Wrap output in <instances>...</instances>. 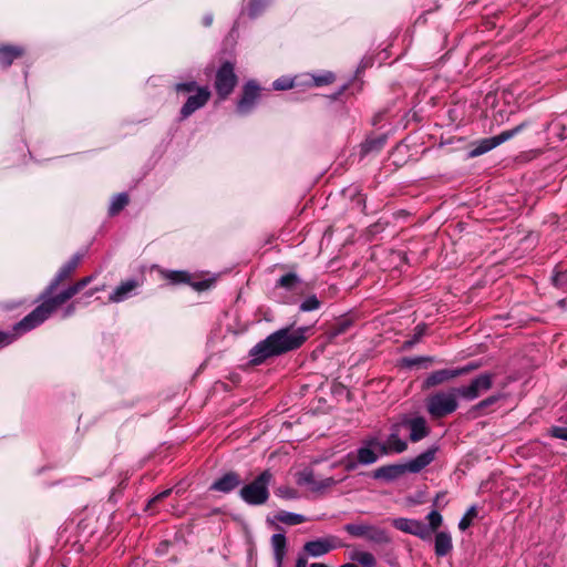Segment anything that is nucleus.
Here are the masks:
<instances>
[{
  "label": "nucleus",
  "mask_w": 567,
  "mask_h": 567,
  "mask_svg": "<svg viewBox=\"0 0 567 567\" xmlns=\"http://www.w3.org/2000/svg\"><path fill=\"white\" fill-rule=\"evenodd\" d=\"M277 496L281 498L292 499L297 497V492L290 487L281 486L276 491Z\"/></svg>",
  "instance_id": "obj_42"
},
{
  "label": "nucleus",
  "mask_w": 567,
  "mask_h": 567,
  "mask_svg": "<svg viewBox=\"0 0 567 567\" xmlns=\"http://www.w3.org/2000/svg\"><path fill=\"white\" fill-rule=\"evenodd\" d=\"M198 87L199 86H197L195 81H189V82H185V83H177L175 85L176 92H183V93H189V92H194V91L197 92Z\"/></svg>",
  "instance_id": "obj_39"
},
{
  "label": "nucleus",
  "mask_w": 567,
  "mask_h": 567,
  "mask_svg": "<svg viewBox=\"0 0 567 567\" xmlns=\"http://www.w3.org/2000/svg\"><path fill=\"white\" fill-rule=\"evenodd\" d=\"M453 548L452 537L446 532H440L435 535L434 549L439 557L446 556Z\"/></svg>",
  "instance_id": "obj_22"
},
{
  "label": "nucleus",
  "mask_w": 567,
  "mask_h": 567,
  "mask_svg": "<svg viewBox=\"0 0 567 567\" xmlns=\"http://www.w3.org/2000/svg\"><path fill=\"white\" fill-rule=\"evenodd\" d=\"M320 307V301L316 296H310L300 305V310L303 312L317 310Z\"/></svg>",
  "instance_id": "obj_34"
},
{
  "label": "nucleus",
  "mask_w": 567,
  "mask_h": 567,
  "mask_svg": "<svg viewBox=\"0 0 567 567\" xmlns=\"http://www.w3.org/2000/svg\"><path fill=\"white\" fill-rule=\"evenodd\" d=\"M272 473L269 470L261 472L254 481L244 485L239 491L240 498L248 505L258 506L269 498V484Z\"/></svg>",
  "instance_id": "obj_5"
},
{
  "label": "nucleus",
  "mask_w": 567,
  "mask_h": 567,
  "mask_svg": "<svg viewBox=\"0 0 567 567\" xmlns=\"http://www.w3.org/2000/svg\"><path fill=\"white\" fill-rule=\"evenodd\" d=\"M493 385V374L482 373L473 379L466 386H458L460 396L467 401H473L483 392L488 391Z\"/></svg>",
  "instance_id": "obj_9"
},
{
  "label": "nucleus",
  "mask_w": 567,
  "mask_h": 567,
  "mask_svg": "<svg viewBox=\"0 0 567 567\" xmlns=\"http://www.w3.org/2000/svg\"><path fill=\"white\" fill-rule=\"evenodd\" d=\"M13 339V334L0 331V347L10 344Z\"/></svg>",
  "instance_id": "obj_45"
},
{
  "label": "nucleus",
  "mask_w": 567,
  "mask_h": 567,
  "mask_svg": "<svg viewBox=\"0 0 567 567\" xmlns=\"http://www.w3.org/2000/svg\"><path fill=\"white\" fill-rule=\"evenodd\" d=\"M23 54V49L14 45L0 47V65L8 68L12 62Z\"/></svg>",
  "instance_id": "obj_20"
},
{
  "label": "nucleus",
  "mask_w": 567,
  "mask_h": 567,
  "mask_svg": "<svg viewBox=\"0 0 567 567\" xmlns=\"http://www.w3.org/2000/svg\"><path fill=\"white\" fill-rule=\"evenodd\" d=\"M437 450V446H431L404 464H390L381 466L373 472L372 476L375 480L393 482L405 473H420L435 460Z\"/></svg>",
  "instance_id": "obj_2"
},
{
  "label": "nucleus",
  "mask_w": 567,
  "mask_h": 567,
  "mask_svg": "<svg viewBox=\"0 0 567 567\" xmlns=\"http://www.w3.org/2000/svg\"><path fill=\"white\" fill-rule=\"evenodd\" d=\"M305 341V337L299 331L280 329L265 340L258 342L249 352L251 361L255 364L264 362L266 359L299 348Z\"/></svg>",
  "instance_id": "obj_1"
},
{
  "label": "nucleus",
  "mask_w": 567,
  "mask_h": 567,
  "mask_svg": "<svg viewBox=\"0 0 567 567\" xmlns=\"http://www.w3.org/2000/svg\"><path fill=\"white\" fill-rule=\"evenodd\" d=\"M212 22H213V16L212 14H208V16L204 17V24L206 27H209L212 24Z\"/></svg>",
  "instance_id": "obj_50"
},
{
  "label": "nucleus",
  "mask_w": 567,
  "mask_h": 567,
  "mask_svg": "<svg viewBox=\"0 0 567 567\" xmlns=\"http://www.w3.org/2000/svg\"><path fill=\"white\" fill-rule=\"evenodd\" d=\"M241 480L239 475L235 472H228L224 474L221 477L216 480L212 485L210 489L221 492V493H230L235 488L239 486Z\"/></svg>",
  "instance_id": "obj_18"
},
{
  "label": "nucleus",
  "mask_w": 567,
  "mask_h": 567,
  "mask_svg": "<svg viewBox=\"0 0 567 567\" xmlns=\"http://www.w3.org/2000/svg\"><path fill=\"white\" fill-rule=\"evenodd\" d=\"M369 526L364 524H348L344 526V529L352 536L367 537Z\"/></svg>",
  "instance_id": "obj_31"
},
{
  "label": "nucleus",
  "mask_w": 567,
  "mask_h": 567,
  "mask_svg": "<svg viewBox=\"0 0 567 567\" xmlns=\"http://www.w3.org/2000/svg\"><path fill=\"white\" fill-rule=\"evenodd\" d=\"M260 87L255 81H248L244 86L243 96L237 103V112L241 115L248 114L256 104Z\"/></svg>",
  "instance_id": "obj_14"
},
{
  "label": "nucleus",
  "mask_w": 567,
  "mask_h": 567,
  "mask_svg": "<svg viewBox=\"0 0 567 567\" xmlns=\"http://www.w3.org/2000/svg\"><path fill=\"white\" fill-rule=\"evenodd\" d=\"M300 282L299 277L296 274H287L284 275L279 281L278 285L282 288H286L288 290L295 289V287Z\"/></svg>",
  "instance_id": "obj_29"
},
{
  "label": "nucleus",
  "mask_w": 567,
  "mask_h": 567,
  "mask_svg": "<svg viewBox=\"0 0 567 567\" xmlns=\"http://www.w3.org/2000/svg\"><path fill=\"white\" fill-rule=\"evenodd\" d=\"M474 369H475L474 365L468 364L466 367L458 368V369H442V370H437V371L432 372L425 379L424 385L426 388L435 386V385L442 384V383H444V382H446L449 380L457 378L460 375L466 374V373L471 372Z\"/></svg>",
  "instance_id": "obj_13"
},
{
  "label": "nucleus",
  "mask_w": 567,
  "mask_h": 567,
  "mask_svg": "<svg viewBox=\"0 0 567 567\" xmlns=\"http://www.w3.org/2000/svg\"><path fill=\"white\" fill-rule=\"evenodd\" d=\"M429 527L434 532L442 524V515L437 511H432L427 515Z\"/></svg>",
  "instance_id": "obj_35"
},
{
  "label": "nucleus",
  "mask_w": 567,
  "mask_h": 567,
  "mask_svg": "<svg viewBox=\"0 0 567 567\" xmlns=\"http://www.w3.org/2000/svg\"><path fill=\"white\" fill-rule=\"evenodd\" d=\"M401 424L405 430H409V439L411 442L416 443L429 436L431 429L423 416L410 417L403 415L401 417Z\"/></svg>",
  "instance_id": "obj_11"
},
{
  "label": "nucleus",
  "mask_w": 567,
  "mask_h": 567,
  "mask_svg": "<svg viewBox=\"0 0 567 567\" xmlns=\"http://www.w3.org/2000/svg\"><path fill=\"white\" fill-rule=\"evenodd\" d=\"M460 391L450 388L432 393L425 400V408L432 419H442L454 413L458 408Z\"/></svg>",
  "instance_id": "obj_4"
},
{
  "label": "nucleus",
  "mask_w": 567,
  "mask_h": 567,
  "mask_svg": "<svg viewBox=\"0 0 567 567\" xmlns=\"http://www.w3.org/2000/svg\"><path fill=\"white\" fill-rule=\"evenodd\" d=\"M340 567H358V566L354 564L348 563V564L341 565Z\"/></svg>",
  "instance_id": "obj_52"
},
{
  "label": "nucleus",
  "mask_w": 567,
  "mask_h": 567,
  "mask_svg": "<svg viewBox=\"0 0 567 567\" xmlns=\"http://www.w3.org/2000/svg\"><path fill=\"white\" fill-rule=\"evenodd\" d=\"M477 516V509L475 506H471L467 512L465 513V515L461 518L460 523H458V528L461 530H466L471 524H472V520Z\"/></svg>",
  "instance_id": "obj_32"
},
{
  "label": "nucleus",
  "mask_w": 567,
  "mask_h": 567,
  "mask_svg": "<svg viewBox=\"0 0 567 567\" xmlns=\"http://www.w3.org/2000/svg\"><path fill=\"white\" fill-rule=\"evenodd\" d=\"M341 547H343V543L338 537L329 535L307 542L303 545V550L311 557H320Z\"/></svg>",
  "instance_id": "obj_10"
},
{
  "label": "nucleus",
  "mask_w": 567,
  "mask_h": 567,
  "mask_svg": "<svg viewBox=\"0 0 567 567\" xmlns=\"http://www.w3.org/2000/svg\"><path fill=\"white\" fill-rule=\"evenodd\" d=\"M137 287V281L127 280L121 284L110 295L109 299L112 302H121L128 298V296L135 290Z\"/></svg>",
  "instance_id": "obj_21"
},
{
  "label": "nucleus",
  "mask_w": 567,
  "mask_h": 567,
  "mask_svg": "<svg viewBox=\"0 0 567 567\" xmlns=\"http://www.w3.org/2000/svg\"><path fill=\"white\" fill-rule=\"evenodd\" d=\"M310 567H328V566L324 564H320V563H313L310 565Z\"/></svg>",
  "instance_id": "obj_51"
},
{
  "label": "nucleus",
  "mask_w": 567,
  "mask_h": 567,
  "mask_svg": "<svg viewBox=\"0 0 567 567\" xmlns=\"http://www.w3.org/2000/svg\"><path fill=\"white\" fill-rule=\"evenodd\" d=\"M128 204V196L125 193L117 194L111 202L109 213L114 216Z\"/></svg>",
  "instance_id": "obj_27"
},
{
  "label": "nucleus",
  "mask_w": 567,
  "mask_h": 567,
  "mask_svg": "<svg viewBox=\"0 0 567 567\" xmlns=\"http://www.w3.org/2000/svg\"><path fill=\"white\" fill-rule=\"evenodd\" d=\"M296 567H307V559L302 556H299L296 561Z\"/></svg>",
  "instance_id": "obj_47"
},
{
  "label": "nucleus",
  "mask_w": 567,
  "mask_h": 567,
  "mask_svg": "<svg viewBox=\"0 0 567 567\" xmlns=\"http://www.w3.org/2000/svg\"><path fill=\"white\" fill-rule=\"evenodd\" d=\"M497 400H498V396H496V395L488 396V398H486L485 400H482V401H481L478 404H476L475 406H473V408L471 409V411H470V412H471V413H475V412H477V411H480V410H483V409H485V408H487V406H489V405H492V404L496 403V402H497Z\"/></svg>",
  "instance_id": "obj_40"
},
{
  "label": "nucleus",
  "mask_w": 567,
  "mask_h": 567,
  "mask_svg": "<svg viewBox=\"0 0 567 567\" xmlns=\"http://www.w3.org/2000/svg\"><path fill=\"white\" fill-rule=\"evenodd\" d=\"M297 483L299 485L309 486L312 492H321L334 486L338 481H336L333 477H327L318 481L316 480L312 471L305 470L298 474Z\"/></svg>",
  "instance_id": "obj_16"
},
{
  "label": "nucleus",
  "mask_w": 567,
  "mask_h": 567,
  "mask_svg": "<svg viewBox=\"0 0 567 567\" xmlns=\"http://www.w3.org/2000/svg\"><path fill=\"white\" fill-rule=\"evenodd\" d=\"M44 301L38 306L32 312L25 316L20 322H18L14 327L17 332H27L31 329L41 324L44 320L49 318V316L54 312L60 306L71 299L73 293L70 292V288L61 291L60 293L51 297V295H47L45 292L42 296Z\"/></svg>",
  "instance_id": "obj_3"
},
{
  "label": "nucleus",
  "mask_w": 567,
  "mask_h": 567,
  "mask_svg": "<svg viewBox=\"0 0 567 567\" xmlns=\"http://www.w3.org/2000/svg\"><path fill=\"white\" fill-rule=\"evenodd\" d=\"M403 429L404 427L403 424H401V419L391 424L388 437L385 441L380 442V455L401 454L408 450V441L404 440L401 435Z\"/></svg>",
  "instance_id": "obj_6"
},
{
  "label": "nucleus",
  "mask_w": 567,
  "mask_h": 567,
  "mask_svg": "<svg viewBox=\"0 0 567 567\" xmlns=\"http://www.w3.org/2000/svg\"><path fill=\"white\" fill-rule=\"evenodd\" d=\"M81 260V255H74L69 261H66L56 272L55 277L51 280L50 285L45 289L47 295H52L58 286L66 280L74 270L78 268Z\"/></svg>",
  "instance_id": "obj_17"
},
{
  "label": "nucleus",
  "mask_w": 567,
  "mask_h": 567,
  "mask_svg": "<svg viewBox=\"0 0 567 567\" xmlns=\"http://www.w3.org/2000/svg\"><path fill=\"white\" fill-rule=\"evenodd\" d=\"M237 83V76L234 71V65L230 62H225L216 73L215 87L221 99L227 97L234 90Z\"/></svg>",
  "instance_id": "obj_8"
},
{
  "label": "nucleus",
  "mask_w": 567,
  "mask_h": 567,
  "mask_svg": "<svg viewBox=\"0 0 567 567\" xmlns=\"http://www.w3.org/2000/svg\"><path fill=\"white\" fill-rule=\"evenodd\" d=\"M271 546L277 567L282 566L284 557L286 555L287 540L284 534H274L271 536Z\"/></svg>",
  "instance_id": "obj_19"
},
{
  "label": "nucleus",
  "mask_w": 567,
  "mask_h": 567,
  "mask_svg": "<svg viewBox=\"0 0 567 567\" xmlns=\"http://www.w3.org/2000/svg\"><path fill=\"white\" fill-rule=\"evenodd\" d=\"M74 310H75L74 305H73V303H72V305H70V306L65 309L63 317H64V318H66V317L71 316V315L74 312Z\"/></svg>",
  "instance_id": "obj_49"
},
{
  "label": "nucleus",
  "mask_w": 567,
  "mask_h": 567,
  "mask_svg": "<svg viewBox=\"0 0 567 567\" xmlns=\"http://www.w3.org/2000/svg\"><path fill=\"white\" fill-rule=\"evenodd\" d=\"M171 492H172V489H166V491L159 493L158 495H156L154 498H152L150 501V505L167 497L171 494Z\"/></svg>",
  "instance_id": "obj_46"
},
{
  "label": "nucleus",
  "mask_w": 567,
  "mask_h": 567,
  "mask_svg": "<svg viewBox=\"0 0 567 567\" xmlns=\"http://www.w3.org/2000/svg\"><path fill=\"white\" fill-rule=\"evenodd\" d=\"M276 519L282 524L287 525H299L306 522V517L300 514H295L286 511H280L276 514Z\"/></svg>",
  "instance_id": "obj_23"
},
{
  "label": "nucleus",
  "mask_w": 567,
  "mask_h": 567,
  "mask_svg": "<svg viewBox=\"0 0 567 567\" xmlns=\"http://www.w3.org/2000/svg\"><path fill=\"white\" fill-rule=\"evenodd\" d=\"M416 330H417V333L415 334L414 340L410 342L411 344H412V343H414V342H416V341L419 340V338L423 334L424 328H423V327L417 326V327H416Z\"/></svg>",
  "instance_id": "obj_48"
},
{
  "label": "nucleus",
  "mask_w": 567,
  "mask_h": 567,
  "mask_svg": "<svg viewBox=\"0 0 567 567\" xmlns=\"http://www.w3.org/2000/svg\"><path fill=\"white\" fill-rule=\"evenodd\" d=\"M365 538L379 545L386 544L390 542L388 533L384 529L374 526H369Z\"/></svg>",
  "instance_id": "obj_25"
},
{
  "label": "nucleus",
  "mask_w": 567,
  "mask_h": 567,
  "mask_svg": "<svg viewBox=\"0 0 567 567\" xmlns=\"http://www.w3.org/2000/svg\"><path fill=\"white\" fill-rule=\"evenodd\" d=\"M96 291H100V289H99V288H95V289H93V290H90V291L87 292V296H90V297H91V296H93V293H94V292H96Z\"/></svg>",
  "instance_id": "obj_53"
},
{
  "label": "nucleus",
  "mask_w": 567,
  "mask_h": 567,
  "mask_svg": "<svg viewBox=\"0 0 567 567\" xmlns=\"http://www.w3.org/2000/svg\"><path fill=\"white\" fill-rule=\"evenodd\" d=\"M92 279H93L92 276L82 278L81 280H79L78 282H75L74 285L69 287L70 292L73 293V296H75L83 288H85L92 281Z\"/></svg>",
  "instance_id": "obj_37"
},
{
  "label": "nucleus",
  "mask_w": 567,
  "mask_h": 567,
  "mask_svg": "<svg viewBox=\"0 0 567 567\" xmlns=\"http://www.w3.org/2000/svg\"><path fill=\"white\" fill-rule=\"evenodd\" d=\"M350 558L358 561L363 567H374L377 564L375 557L369 551H354L351 554Z\"/></svg>",
  "instance_id": "obj_26"
},
{
  "label": "nucleus",
  "mask_w": 567,
  "mask_h": 567,
  "mask_svg": "<svg viewBox=\"0 0 567 567\" xmlns=\"http://www.w3.org/2000/svg\"><path fill=\"white\" fill-rule=\"evenodd\" d=\"M549 128L557 135L559 140H564L566 137L565 131L567 130V115L563 118H558L551 122Z\"/></svg>",
  "instance_id": "obj_28"
},
{
  "label": "nucleus",
  "mask_w": 567,
  "mask_h": 567,
  "mask_svg": "<svg viewBox=\"0 0 567 567\" xmlns=\"http://www.w3.org/2000/svg\"><path fill=\"white\" fill-rule=\"evenodd\" d=\"M524 126H525V124L523 123V124L514 127L513 130L502 132L499 135L483 138V140L478 141L475 144V146L470 151L468 156L477 157V156H481V155L492 151L493 148H495L503 142L515 136L518 132H520L523 130Z\"/></svg>",
  "instance_id": "obj_7"
},
{
  "label": "nucleus",
  "mask_w": 567,
  "mask_h": 567,
  "mask_svg": "<svg viewBox=\"0 0 567 567\" xmlns=\"http://www.w3.org/2000/svg\"><path fill=\"white\" fill-rule=\"evenodd\" d=\"M380 440L375 435L368 436L363 440L362 445L355 451L357 461L360 465H371L379 460Z\"/></svg>",
  "instance_id": "obj_12"
},
{
  "label": "nucleus",
  "mask_w": 567,
  "mask_h": 567,
  "mask_svg": "<svg viewBox=\"0 0 567 567\" xmlns=\"http://www.w3.org/2000/svg\"><path fill=\"white\" fill-rule=\"evenodd\" d=\"M432 532L433 530L429 526L421 522L416 528L414 536H417L421 539H429L431 537Z\"/></svg>",
  "instance_id": "obj_43"
},
{
  "label": "nucleus",
  "mask_w": 567,
  "mask_h": 567,
  "mask_svg": "<svg viewBox=\"0 0 567 567\" xmlns=\"http://www.w3.org/2000/svg\"><path fill=\"white\" fill-rule=\"evenodd\" d=\"M210 97V91L208 87H198L196 94L190 95L186 103L181 109L182 118H187L195 111L203 107Z\"/></svg>",
  "instance_id": "obj_15"
},
{
  "label": "nucleus",
  "mask_w": 567,
  "mask_h": 567,
  "mask_svg": "<svg viewBox=\"0 0 567 567\" xmlns=\"http://www.w3.org/2000/svg\"><path fill=\"white\" fill-rule=\"evenodd\" d=\"M334 80V75L331 72H326L322 75L313 76V82L317 86L326 85L332 83Z\"/></svg>",
  "instance_id": "obj_41"
},
{
  "label": "nucleus",
  "mask_w": 567,
  "mask_h": 567,
  "mask_svg": "<svg viewBox=\"0 0 567 567\" xmlns=\"http://www.w3.org/2000/svg\"><path fill=\"white\" fill-rule=\"evenodd\" d=\"M339 465H342L346 471H354L360 465V463L357 461V453H348L339 461Z\"/></svg>",
  "instance_id": "obj_30"
},
{
  "label": "nucleus",
  "mask_w": 567,
  "mask_h": 567,
  "mask_svg": "<svg viewBox=\"0 0 567 567\" xmlns=\"http://www.w3.org/2000/svg\"><path fill=\"white\" fill-rule=\"evenodd\" d=\"M420 523L416 519L396 518L393 520V526L399 530L414 535Z\"/></svg>",
  "instance_id": "obj_24"
},
{
  "label": "nucleus",
  "mask_w": 567,
  "mask_h": 567,
  "mask_svg": "<svg viewBox=\"0 0 567 567\" xmlns=\"http://www.w3.org/2000/svg\"><path fill=\"white\" fill-rule=\"evenodd\" d=\"M350 326H351V320H349V319H341V320H339L338 322H336L332 326L330 334L332 337H337L339 334H342V333H344L349 329Z\"/></svg>",
  "instance_id": "obj_33"
},
{
  "label": "nucleus",
  "mask_w": 567,
  "mask_h": 567,
  "mask_svg": "<svg viewBox=\"0 0 567 567\" xmlns=\"http://www.w3.org/2000/svg\"><path fill=\"white\" fill-rule=\"evenodd\" d=\"M553 436L567 441V427L556 426L551 430Z\"/></svg>",
  "instance_id": "obj_44"
},
{
  "label": "nucleus",
  "mask_w": 567,
  "mask_h": 567,
  "mask_svg": "<svg viewBox=\"0 0 567 567\" xmlns=\"http://www.w3.org/2000/svg\"><path fill=\"white\" fill-rule=\"evenodd\" d=\"M173 284L187 282L189 275L186 271H171L166 276Z\"/></svg>",
  "instance_id": "obj_36"
},
{
  "label": "nucleus",
  "mask_w": 567,
  "mask_h": 567,
  "mask_svg": "<svg viewBox=\"0 0 567 567\" xmlns=\"http://www.w3.org/2000/svg\"><path fill=\"white\" fill-rule=\"evenodd\" d=\"M272 86L275 90H288L293 86V81L289 78H280L274 81Z\"/></svg>",
  "instance_id": "obj_38"
}]
</instances>
